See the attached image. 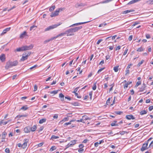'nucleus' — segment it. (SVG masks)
Wrapping results in <instances>:
<instances>
[{
	"label": "nucleus",
	"mask_w": 153,
	"mask_h": 153,
	"mask_svg": "<svg viewBox=\"0 0 153 153\" xmlns=\"http://www.w3.org/2000/svg\"><path fill=\"white\" fill-rule=\"evenodd\" d=\"M65 34H66V33H65V31L64 32L61 33L59 34V35H57L56 36L54 37L55 38V39L57 37H59V36H63L64 35H65Z\"/></svg>",
	"instance_id": "4be33fe9"
},
{
	"label": "nucleus",
	"mask_w": 153,
	"mask_h": 153,
	"mask_svg": "<svg viewBox=\"0 0 153 153\" xmlns=\"http://www.w3.org/2000/svg\"><path fill=\"white\" fill-rule=\"evenodd\" d=\"M126 118L129 120L132 119H134L135 117L133 115H126Z\"/></svg>",
	"instance_id": "412c9836"
},
{
	"label": "nucleus",
	"mask_w": 153,
	"mask_h": 153,
	"mask_svg": "<svg viewBox=\"0 0 153 153\" xmlns=\"http://www.w3.org/2000/svg\"><path fill=\"white\" fill-rule=\"evenodd\" d=\"M37 66V65H34L33 66L30 67L29 69H30V70H34L33 69L35 68Z\"/></svg>",
	"instance_id": "6e6d98bb"
},
{
	"label": "nucleus",
	"mask_w": 153,
	"mask_h": 153,
	"mask_svg": "<svg viewBox=\"0 0 153 153\" xmlns=\"http://www.w3.org/2000/svg\"><path fill=\"white\" fill-rule=\"evenodd\" d=\"M146 3L149 4H153V0H149L146 1Z\"/></svg>",
	"instance_id": "f704fd0d"
},
{
	"label": "nucleus",
	"mask_w": 153,
	"mask_h": 153,
	"mask_svg": "<svg viewBox=\"0 0 153 153\" xmlns=\"http://www.w3.org/2000/svg\"><path fill=\"white\" fill-rule=\"evenodd\" d=\"M69 118L68 117L64 118L63 119L61 120L59 123L62 124L64 122L68 121Z\"/></svg>",
	"instance_id": "2eb2a0df"
},
{
	"label": "nucleus",
	"mask_w": 153,
	"mask_h": 153,
	"mask_svg": "<svg viewBox=\"0 0 153 153\" xmlns=\"http://www.w3.org/2000/svg\"><path fill=\"white\" fill-rule=\"evenodd\" d=\"M71 146H72V145H71V143L70 142L66 146V147L65 149H67V148H68Z\"/></svg>",
	"instance_id": "5fc2aeb1"
},
{
	"label": "nucleus",
	"mask_w": 153,
	"mask_h": 153,
	"mask_svg": "<svg viewBox=\"0 0 153 153\" xmlns=\"http://www.w3.org/2000/svg\"><path fill=\"white\" fill-rule=\"evenodd\" d=\"M59 97H60L62 98H64V95L62 93H61L59 94Z\"/></svg>",
	"instance_id": "e2e57ef3"
},
{
	"label": "nucleus",
	"mask_w": 153,
	"mask_h": 153,
	"mask_svg": "<svg viewBox=\"0 0 153 153\" xmlns=\"http://www.w3.org/2000/svg\"><path fill=\"white\" fill-rule=\"evenodd\" d=\"M153 146V140L152 141L151 143L150 144L149 147L151 148Z\"/></svg>",
	"instance_id": "052dcab7"
},
{
	"label": "nucleus",
	"mask_w": 153,
	"mask_h": 153,
	"mask_svg": "<svg viewBox=\"0 0 153 153\" xmlns=\"http://www.w3.org/2000/svg\"><path fill=\"white\" fill-rule=\"evenodd\" d=\"M91 21H88L86 22H79V23H76L74 24H73V25H71L69 27H74V26H78V25H82V24H85V23H87L89 22H91Z\"/></svg>",
	"instance_id": "6e6552de"
},
{
	"label": "nucleus",
	"mask_w": 153,
	"mask_h": 153,
	"mask_svg": "<svg viewBox=\"0 0 153 153\" xmlns=\"http://www.w3.org/2000/svg\"><path fill=\"white\" fill-rule=\"evenodd\" d=\"M148 143L147 142L145 141V143L143 144L142 146L140 149V151L143 152L148 149L149 148L147 147Z\"/></svg>",
	"instance_id": "20e7f679"
},
{
	"label": "nucleus",
	"mask_w": 153,
	"mask_h": 153,
	"mask_svg": "<svg viewBox=\"0 0 153 153\" xmlns=\"http://www.w3.org/2000/svg\"><path fill=\"white\" fill-rule=\"evenodd\" d=\"M13 66L12 64V62L9 61L7 62L5 68L6 69H8L10 68Z\"/></svg>",
	"instance_id": "0eeeda50"
},
{
	"label": "nucleus",
	"mask_w": 153,
	"mask_h": 153,
	"mask_svg": "<svg viewBox=\"0 0 153 153\" xmlns=\"http://www.w3.org/2000/svg\"><path fill=\"white\" fill-rule=\"evenodd\" d=\"M120 134L121 135H124L125 133H128V132L126 131H121L119 132Z\"/></svg>",
	"instance_id": "37998d69"
},
{
	"label": "nucleus",
	"mask_w": 153,
	"mask_h": 153,
	"mask_svg": "<svg viewBox=\"0 0 153 153\" xmlns=\"http://www.w3.org/2000/svg\"><path fill=\"white\" fill-rule=\"evenodd\" d=\"M18 63V62L17 60H15L13 62H12V64L13 66L17 65Z\"/></svg>",
	"instance_id": "393cba45"
},
{
	"label": "nucleus",
	"mask_w": 153,
	"mask_h": 153,
	"mask_svg": "<svg viewBox=\"0 0 153 153\" xmlns=\"http://www.w3.org/2000/svg\"><path fill=\"white\" fill-rule=\"evenodd\" d=\"M31 52L30 51L25 52L22 55V57L20 59L21 61H24L27 59L28 57L30 55Z\"/></svg>",
	"instance_id": "f257e3e1"
},
{
	"label": "nucleus",
	"mask_w": 153,
	"mask_h": 153,
	"mask_svg": "<svg viewBox=\"0 0 153 153\" xmlns=\"http://www.w3.org/2000/svg\"><path fill=\"white\" fill-rule=\"evenodd\" d=\"M86 5V4L84 3H80V4H76L75 7L76 8H78L80 6L84 7Z\"/></svg>",
	"instance_id": "f3484780"
},
{
	"label": "nucleus",
	"mask_w": 153,
	"mask_h": 153,
	"mask_svg": "<svg viewBox=\"0 0 153 153\" xmlns=\"http://www.w3.org/2000/svg\"><path fill=\"white\" fill-rule=\"evenodd\" d=\"M111 98H109L108 100L106 101V104L107 105H108L110 103V102L111 101Z\"/></svg>",
	"instance_id": "09e8293b"
},
{
	"label": "nucleus",
	"mask_w": 153,
	"mask_h": 153,
	"mask_svg": "<svg viewBox=\"0 0 153 153\" xmlns=\"http://www.w3.org/2000/svg\"><path fill=\"white\" fill-rule=\"evenodd\" d=\"M36 26L35 25H33V26H31L30 27V31L33 30H35L36 28Z\"/></svg>",
	"instance_id": "473e14b6"
},
{
	"label": "nucleus",
	"mask_w": 153,
	"mask_h": 153,
	"mask_svg": "<svg viewBox=\"0 0 153 153\" xmlns=\"http://www.w3.org/2000/svg\"><path fill=\"white\" fill-rule=\"evenodd\" d=\"M24 143L22 144L20 143H19L17 144L18 146L19 147H21L24 149L26 148L27 145V143L29 141L28 139H25L24 140Z\"/></svg>",
	"instance_id": "f03ea898"
},
{
	"label": "nucleus",
	"mask_w": 153,
	"mask_h": 153,
	"mask_svg": "<svg viewBox=\"0 0 153 153\" xmlns=\"http://www.w3.org/2000/svg\"><path fill=\"white\" fill-rule=\"evenodd\" d=\"M77 141L76 140H74L73 141H71L70 142V143L71 144L72 146L76 144V142Z\"/></svg>",
	"instance_id": "c9c22d12"
},
{
	"label": "nucleus",
	"mask_w": 153,
	"mask_h": 153,
	"mask_svg": "<svg viewBox=\"0 0 153 153\" xmlns=\"http://www.w3.org/2000/svg\"><path fill=\"white\" fill-rule=\"evenodd\" d=\"M9 122V121H7L4 122V120H2L1 121H0V126H1V125L2 124L3 125H5L7 123H8Z\"/></svg>",
	"instance_id": "aec40b11"
},
{
	"label": "nucleus",
	"mask_w": 153,
	"mask_h": 153,
	"mask_svg": "<svg viewBox=\"0 0 153 153\" xmlns=\"http://www.w3.org/2000/svg\"><path fill=\"white\" fill-rule=\"evenodd\" d=\"M139 24V22H138L136 21L135 22L134 24L132 25V26L133 27L134 26H135L136 25H137Z\"/></svg>",
	"instance_id": "3c124183"
},
{
	"label": "nucleus",
	"mask_w": 153,
	"mask_h": 153,
	"mask_svg": "<svg viewBox=\"0 0 153 153\" xmlns=\"http://www.w3.org/2000/svg\"><path fill=\"white\" fill-rule=\"evenodd\" d=\"M23 47L24 51H25L31 49L33 48V46L32 44H31L29 46L25 45Z\"/></svg>",
	"instance_id": "423d86ee"
},
{
	"label": "nucleus",
	"mask_w": 153,
	"mask_h": 153,
	"mask_svg": "<svg viewBox=\"0 0 153 153\" xmlns=\"http://www.w3.org/2000/svg\"><path fill=\"white\" fill-rule=\"evenodd\" d=\"M114 113L117 114L118 115H120L122 113H123V112L121 111H114Z\"/></svg>",
	"instance_id": "79ce46f5"
},
{
	"label": "nucleus",
	"mask_w": 153,
	"mask_h": 153,
	"mask_svg": "<svg viewBox=\"0 0 153 153\" xmlns=\"http://www.w3.org/2000/svg\"><path fill=\"white\" fill-rule=\"evenodd\" d=\"M118 66H116L114 68V70L115 72H117L118 71Z\"/></svg>",
	"instance_id": "58836bf2"
},
{
	"label": "nucleus",
	"mask_w": 153,
	"mask_h": 153,
	"mask_svg": "<svg viewBox=\"0 0 153 153\" xmlns=\"http://www.w3.org/2000/svg\"><path fill=\"white\" fill-rule=\"evenodd\" d=\"M30 127L29 126H27L24 128V130L25 133H28L30 132Z\"/></svg>",
	"instance_id": "f8f14e48"
},
{
	"label": "nucleus",
	"mask_w": 153,
	"mask_h": 153,
	"mask_svg": "<svg viewBox=\"0 0 153 153\" xmlns=\"http://www.w3.org/2000/svg\"><path fill=\"white\" fill-rule=\"evenodd\" d=\"M134 10H125V11H124L123 12V14H126L129 13L134 12Z\"/></svg>",
	"instance_id": "6ab92c4d"
},
{
	"label": "nucleus",
	"mask_w": 153,
	"mask_h": 153,
	"mask_svg": "<svg viewBox=\"0 0 153 153\" xmlns=\"http://www.w3.org/2000/svg\"><path fill=\"white\" fill-rule=\"evenodd\" d=\"M85 115H83V116L82 117V119H80V120H76V121L78 122H82L83 123H84V122H83V120L84 119H85V120H87V118H85Z\"/></svg>",
	"instance_id": "dca6fc26"
},
{
	"label": "nucleus",
	"mask_w": 153,
	"mask_h": 153,
	"mask_svg": "<svg viewBox=\"0 0 153 153\" xmlns=\"http://www.w3.org/2000/svg\"><path fill=\"white\" fill-rule=\"evenodd\" d=\"M84 151L83 149L79 148L78 150V152L80 153H82Z\"/></svg>",
	"instance_id": "603ef678"
},
{
	"label": "nucleus",
	"mask_w": 153,
	"mask_h": 153,
	"mask_svg": "<svg viewBox=\"0 0 153 153\" xmlns=\"http://www.w3.org/2000/svg\"><path fill=\"white\" fill-rule=\"evenodd\" d=\"M128 49L127 48H126V50H125L124 51V52L123 54V56L125 55L126 53H127L128 51Z\"/></svg>",
	"instance_id": "a18cd8bd"
},
{
	"label": "nucleus",
	"mask_w": 153,
	"mask_h": 153,
	"mask_svg": "<svg viewBox=\"0 0 153 153\" xmlns=\"http://www.w3.org/2000/svg\"><path fill=\"white\" fill-rule=\"evenodd\" d=\"M153 109V106L151 105L149 107V109L150 111H152Z\"/></svg>",
	"instance_id": "774afa93"
},
{
	"label": "nucleus",
	"mask_w": 153,
	"mask_h": 153,
	"mask_svg": "<svg viewBox=\"0 0 153 153\" xmlns=\"http://www.w3.org/2000/svg\"><path fill=\"white\" fill-rule=\"evenodd\" d=\"M59 12V11H58L57 9L54 11V12H52L51 15H50V16L51 17H53L56 16L58 15Z\"/></svg>",
	"instance_id": "9d476101"
},
{
	"label": "nucleus",
	"mask_w": 153,
	"mask_h": 153,
	"mask_svg": "<svg viewBox=\"0 0 153 153\" xmlns=\"http://www.w3.org/2000/svg\"><path fill=\"white\" fill-rule=\"evenodd\" d=\"M59 138V137L53 135L51 136V139H52V140H54L55 139H56Z\"/></svg>",
	"instance_id": "a19ab883"
},
{
	"label": "nucleus",
	"mask_w": 153,
	"mask_h": 153,
	"mask_svg": "<svg viewBox=\"0 0 153 153\" xmlns=\"http://www.w3.org/2000/svg\"><path fill=\"white\" fill-rule=\"evenodd\" d=\"M5 55L4 54H2L0 56V60L2 62H4L5 61Z\"/></svg>",
	"instance_id": "9b49d317"
},
{
	"label": "nucleus",
	"mask_w": 153,
	"mask_h": 153,
	"mask_svg": "<svg viewBox=\"0 0 153 153\" xmlns=\"http://www.w3.org/2000/svg\"><path fill=\"white\" fill-rule=\"evenodd\" d=\"M55 8V5L52 6L50 8L49 10L50 11H53Z\"/></svg>",
	"instance_id": "c85d7f7f"
},
{
	"label": "nucleus",
	"mask_w": 153,
	"mask_h": 153,
	"mask_svg": "<svg viewBox=\"0 0 153 153\" xmlns=\"http://www.w3.org/2000/svg\"><path fill=\"white\" fill-rule=\"evenodd\" d=\"M56 149V148L55 146H52L51 147V148L50 149V151L51 152H52L53 151L55 150Z\"/></svg>",
	"instance_id": "ea45409f"
},
{
	"label": "nucleus",
	"mask_w": 153,
	"mask_h": 153,
	"mask_svg": "<svg viewBox=\"0 0 153 153\" xmlns=\"http://www.w3.org/2000/svg\"><path fill=\"white\" fill-rule=\"evenodd\" d=\"M89 95L90 97V98L91 99L92 98V91H91L89 93Z\"/></svg>",
	"instance_id": "69168bd1"
},
{
	"label": "nucleus",
	"mask_w": 153,
	"mask_h": 153,
	"mask_svg": "<svg viewBox=\"0 0 153 153\" xmlns=\"http://www.w3.org/2000/svg\"><path fill=\"white\" fill-rule=\"evenodd\" d=\"M54 39H55V38H54V37H52V38H51V39H48L45 40L44 42V44H45L47 43L48 42H49L50 41H52Z\"/></svg>",
	"instance_id": "5701e85b"
},
{
	"label": "nucleus",
	"mask_w": 153,
	"mask_h": 153,
	"mask_svg": "<svg viewBox=\"0 0 153 153\" xmlns=\"http://www.w3.org/2000/svg\"><path fill=\"white\" fill-rule=\"evenodd\" d=\"M141 81H138L137 83L135 85L136 87H137L139 85H141Z\"/></svg>",
	"instance_id": "c03bdc74"
},
{
	"label": "nucleus",
	"mask_w": 153,
	"mask_h": 153,
	"mask_svg": "<svg viewBox=\"0 0 153 153\" xmlns=\"http://www.w3.org/2000/svg\"><path fill=\"white\" fill-rule=\"evenodd\" d=\"M7 134V133L5 131H4L2 133V137L3 138H5L6 135Z\"/></svg>",
	"instance_id": "2f4dec72"
},
{
	"label": "nucleus",
	"mask_w": 153,
	"mask_h": 153,
	"mask_svg": "<svg viewBox=\"0 0 153 153\" xmlns=\"http://www.w3.org/2000/svg\"><path fill=\"white\" fill-rule=\"evenodd\" d=\"M26 34V32L25 31L23 32L22 33L20 36V38H23L25 36Z\"/></svg>",
	"instance_id": "bb28decb"
},
{
	"label": "nucleus",
	"mask_w": 153,
	"mask_h": 153,
	"mask_svg": "<svg viewBox=\"0 0 153 153\" xmlns=\"http://www.w3.org/2000/svg\"><path fill=\"white\" fill-rule=\"evenodd\" d=\"M136 0H132L131 1H130L129 2H128V4H134L136 2Z\"/></svg>",
	"instance_id": "e433bc0d"
},
{
	"label": "nucleus",
	"mask_w": 153,
	"mask_h": 153,
	"mask_svg": "<svg viewBox=\"0 0 153 153\" xmlns=\"http://www.w3.org/2000/svg\"><path fill=\"white\" fill-rule=\"evenodd\" d=\"M24 51L23 48V46L17 48L16 50L14 51L15 52H21Z\"/></svg>",
	"instance_id": "4468645a"
},
{
	"label": "nucleus",
	"mask_w": 153,
	"mask_h": 153,
	"mask_svg": "<svg viewBox=\"0 0 153 153\" xmlns=\"http://www.w3.org/2000/svg\"><path fill=\"white\" fill-rule=\"evenodd\" d=\"M82 26H79V27H75L72 28H71L73 32L74 33V32H77L79 30L82 29Z\"/></svg>",
	"instance_id": "1a4fd4ad"
},
{
	"label": "nucleus",
	"mask_w": 153,
	"mask_h": 153,
	"mask_svg": "<svg viewBox=\"0 0 153 153\" xmlns=\"http://www.w3.org/2000/svg\"><path fill=\"white\" fill-rule=\"evenodd\" d=\"M144 62V60H142L140 62L137 64V66L138 67H140L141 65H142Z\"/></svg>",
	"instance_id": "4c0bfd02"
},
{
	"label": "nucleus",
	"mask_w": 153,
	"mask_h": 153,
	"mask_svg": "<svg viewBox=\"0 0 153 153\" xmlns=\"http://www.w3.org/2000/svg\"><path fill=\"white\" fill-rule=\"evenodd\" d=\"M146 37L147 39H149L151 37L150 35L149 34H146Z\"/></svg>",
	"instance_id": "680f3d73"
},
{
	"label": "nucleus",
	"mask_w": 153,
	"mask_h": 153,
	"mask_svg": "<svg viewBox=\"0 0 153 153\" xmlns=\"http://www.w3.org/2000/svg\"><path fill=\"white\" fill-rule=\"evenodd\" d=\"M147 111L144 110L141 111L140 112V114L141 115H143L147 114Z\"/></svg>",
	"instance_id": "72a5a7b5"
},
{
	"label": "nucleus",
	"mask_w": 153,
	"mask_h": 153,
	"mask_svg": "<svg viewBox=\"0 0 153 153\" xmlns=\"http://www.w3.org/2000/svg\"><path fill=\"white\" fill-rule=\"evenodd\" d=\"M144 49L142 47H140L137 50V51L138 52H141L144 51Z\"/></svg>",
	"instance_id": "c756f323"
},
{
	"label": "nucleus",
	"mask_w": 153,
	"mask_h": 153,
	"mask_svg": "<svg viewBox=\"0 0 153 153\" xmlns=\"http://www.w3.org/2000/svg\"><path fill=\"white\" fill-rule=\"evenodd\" d=\"M73 121V120H72L70 121L68 123H66L64 124L63 126L65 127L66 126H68L69 125H70L71 124V122Z\"/></svg>",
	"instance_id": "a878e982"
},
{
	"label": "nucleus",
	"mask_w": 153,
	"mask_h": 153,
	"mask_svg": "<svg viewBox=\"0 0 153 153\" xmlns=\"http://www.w3.org/2000/svg\"><path fill=\"white\" fill-rule=\"evenodd\" d=\"M105 69V67H103L101 68L100 69L98 70V71H97V73L98 74H99L104 69Z\"/></svg>",
	"instance_id": "8fccbe9b"
},
{
	"label": "nucleus",
	"mask_w": 153,
	"mask_h": 153,
	"mask_svg": "<svg viewBox=\"0 0 153 153\" xmlns=\"http://www.w3.org/2000/svg\"><path fill=\"white\" fill-rule=\"evenodd\" d=\"M65 9L64 8H59L57 9V10L58 11H59V12L60 11H61L63 10H64Z\"/></svg>",
	"instance_id": "0e129e2a"
},
{
	"label": "nucleus",
	"mask_w": 153,
	"mask_h": 153,
	"mask_svg": "<svg viewBox=\"0 0 153 153\" xmlns=\"http://www.w3.org/2000/svg\"><path fill=\"white\" fill-rule=\"evenodd\" d=\"M28 108V105H25L22 107L20 109V110H22L23 111H25Z\"/></svg>",
	"instance_id": "a211bd4d"
},
{
	"label": "nucleus",
	"mask_w": 153,
	"mask_h": 153,
	"mask_svg": "<svg viewBox=\"0 0 153 153\" xmlns=\"http://www.w3.org/2000/svg\"><path fill=\"white\" fill-rule=\"evenodd\" d=\"M66 34L67 36H71L74 35L71 28L65 31Z\"/></svg>",
	"instance_id": "39448f33"
},
{
	"label": "nucleus",
	"mask_w": 153,
	"mask_h": 153,
	"mask_svg": "<svg viewBox=\"0 0 153 153\" xmlns=\"http://www.w3.org/2000/svg\"><path fill=\"white\" fill-rule=\"evenodd\" d=\"M72 105L75 106L79 105V103L77 102H74L72 103Z\"/></svg>",
	"instance_id": "864d4df0"
},
{
	"label": "nucleus",
	"mask_w": 153,
	"mask_h": 153,
	"mask_svg": "<svg viewBox=\"0 0 153 153\" xmlns=\"http://www.w3.org/2000/svg\"><path fill=\"white\" fill-rule=\"evenodd\" d=\"M57 92H58L57 91H51L50 92V93L51 94H56L57 93Z\"/></svg>",
	"instance_id": "4d7b16f0"
},
{
	"label": "nucleus",
	"mask_w": 153,
	"mask_h": 153,
	"mask_svg": "<svg viewBox=\"0 0 153 153\" xmlns=\"http://www.w3.org/2000/svg\"><path fill=\"white\" fill-rule=\"evenodd\" d=\"M75 95L78 98H81V96L78 95V94L76 93H75Z\"/></svg>",
	"instance_id": "13d9d810"
},
{
	"label": "nucleus",
	"mask_w": 153,
	"mask_h": 153,
	"mask_svg": "<svg viewBox=\"0 0 153 153\" xmlns=\"http://www.w3.org/2000/svg\"><path fill=\"white\" fill-rule=\"evenodd\" d=\"M111 125L112 126H118V123H114L113 122H112V123H111Z\"/></svg>",
	"instance_id": "de8ad7c7"
},
{
	"label": "nucleus",
	"mask_w": 153,
	"mask_h": 153,
	"mask_svg": "<svg viewBox=\"0 0 153 153\" xmlns=\"http://www.w3.org/2000/svg\"><path fill=\"white\" fill-rule=\"evenodd\" d=\"M97 88V86L96 83H95L94 85L92 88V89L93 90H95Z\"/></svg>",
	"instance_id": "49530a36"
},
{
	"label": "nucleus",
	"mask_w": 153,
	"mask_h": 153,
	"mask_svg": "<svg viewBox=\"0 0 153 153\" xmlns=\"http://www.w3.org/2000/svg\"><path fill=\"white\" fill-rule=\"evenodd\" d=\"M146 86H142V87L140 88L139 91L140 92H142L144 90H145Z\"/></svg>",
	"instance_id": "7c9ffc66"
},
{
	"label": "nucleus",
	"mask_w": 153,
	"mask_h": 153,
	"mask_svg": "<svg viewBox=\"0 0 153 153\" xmlns=\"http://www.w3.org/2000/svg\"><path fill=\"white\" fill-rule=\"evenodd\" d=\"M10 29V27H8L5 28L4 30H3L1 34V35H2L6 33L7 31H9Z\"/></svg>",
	"instance_id": "ddd939ff"
},
{
	"label": "nucleus",
	"mask_w": 153,
	"mask_h": 153,
	"mask_svg": "<svg viewBox=\"0 0 153 153\" xmlns=\"http://www.w3.org/2000/svg\"><path fill=\"white\" fill-rule=\"evenodd\" d=\"M46 121V119H42L41 120H40L39 121V123L40 124H42L43 123H44Z\"/></svg>",
	"instance_id": "cd10ccee"
},
{
	"label": "nucleus",
	"mask_w": 153,
	"mask_h": 153,
	"mask_svg": "<svg viewBox=\"0 0 153 153\" xmlns=\"http://www.w3.org/2000/svg\"><path fill=\"white\" fill-rule=\"evenodd\" d=\"M61 23L59 22V24L50 26L48 27H47V28H46L45 30V31H48L50 30L51 29H53L54 28H55L57 26L61 25Z\"/></svg>",
	"instance_id": "7ed1b4c3"
},
{
	"label": "nucleus",
	"mask_w": 153,
	"mask_h": 153,
	"mask_svg": "<svg viewBox=\"0 0 153 153\" xmlns=\"http://www.w3.org/2000/svg\"><path fill=\"white\" fill-rule=\"evenodd\" d=\"M5 151L7 153H9V152H10L9 149L8 148H6L5 150Z\"/></svg>",
	"instance_id": "bf43d9fd"
},
{
	"label": "nucleus",
	"mask_w": 153,
	"mask_h": 153,
	"mask_svg": "<svg viewBox=\"0 0 153 153\" xmlns=\"http://www.w3.org/2000/svg\"><path fill=\"white\" fill-rule=\"evenodd\" d=\"M34 91H36L37 89V85H35L34 86Z\"/></svg>",
	"instance_id": "338daca9"
},
{
	"label": "nucleus",
	"mask_w": 153,
	"mask_h": 153,
	"mask_svg": "<svg viewBox=\"0 0 153 153\" xmlns=\"http://www.w3.org/2000/svg\"><path fill=\"white\" fill-rule=\"evenodd\" d=\"M30 128V131H34L36 130L37 128L36 126V125H34L32 127Z\"/></svg>",
	"instance_id": "b1692460"
}]
</instances>
